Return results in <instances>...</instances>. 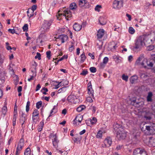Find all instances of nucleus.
Returning <instances> with one entry per match:
<instances>
[{
  "mask_svg": "<svg viewBox=\"0 0 155 155\" xmlns=\"http://www.w3.org/2000/svg\"><path fill=\"white\" fill-rule=\"evenodd\" d=\"M77 8V5L75 3H72L70 5L69 9L67 8L66 10L63 11V13H59L57 15V19L60 20L61 19V16L62 15L65 17L67 20H68L67 17L69 18L72 17V15L70 10L75 11Z\"/></svg>",
  "mask_w": 155,
  "mask_h": 155,
  "instance_id": "1",
  "label": "nucleus"
},
{
  "mask_svg": "<svg viewBox=\"0 0 155 155\" xmlns=\"http://www.w3.org/2000/svg\"><path fill=\"white\" fill-rule=\"evenodd\" d=\"M140 127L142 131L148 132V134H155V124L154 123L145 124L143 125L141 124Z\"/></svg>",
  "mask_w": 155,
  "mask_h": 155,
  "instance_id": "2",
  "label": "nucleus"
},
{
  "mask_svg": "<svg viewBox=\"0 0 155 155\" xmlns=\"http://www.w3.org/2000/svg\"><path fill=\"white\" fill-rule=\"evenodd\" d=\"M144 36H140L135 41V46L134 48L136 49H140L145 45L144 41Z\"/></svg>",
  "mask_w": 155,
  "mask_h": 155,
  "instance_id": "3",
  "label": "nucleus"
},
{
  "mask_svg": "<svg viewBox=\"0 0 155 155\" xmlns=\"http://www.w3.org/2000/svg\"><path fill=\"white\" fill-rule=\"evenodd\" d=\"M126 137V133L123 128H120V130L117 132V137L119 140L124 139Z\"/></svg>",
  "mask_w": 155,
  "mask_h": 155,
  "instance_id": "4",
  "label": "nucleus"
},
{
  "mask_svg": "<svg viewBox=\"0 0 155 155\" xmlns=\"http://www.w3.org/2000/svg\"><path fill=\"white\" fill-rule=\"evenodd\" d=\"M141 65L145 68H148V67H152L153 64L152 62L148 61L147 59L144 58L141 63Z\"/></svg>",
  "mask_w": 155,
  "mask_h": 155,
  "instance_id": "5",
  "label": "nucleus"
},
{
  "mask_svg": "<svg viewBox=\"0 0 155 155\" xmlns=\"http://www.w3.org/2000/svg\"><path fill=\"white\" fill-rule=\"evenodd\" d=\"M50 138H52V142L53 146L55 148L58 147V145L59 142L58 137L56 134H51L50 135Z\"/></svg>",
  "mask_w": 155,
  "mask_h": 155,
  "instance_id": "6",
  "label": "nucleus"
},
{
  "mask_svg": "<svg viewBox=\"0 0 155 155\" xmlns=\"http://www.w3.org/2000/svg\"><path fill=\"white\" fill-rule=\"evenodd\" d=\"M124 0H115L113 3V7L115 9H119L122 7Z\"/></svg>",
  "mask_w": 155,
  "mask_h": 155,
  "instance_id": "7",
  "label": "nucleus"
},
{
  "mask_svg": "<svg viewBox=\"0 0 155 155\" xmlns=\"http://www.w3.org/2000/svg\"><path fill=\"white\" fill-rule=\"evenodd\" d=\"M133 155H147V154L146 152L144 149L137 148L134 150Z\"/></svg>",
  "mask_w": 155,
  "mask_h": 155,
  "instance_id": "8",
  "label": "nucleus"
},
{
  "mask_svg": "<svg viewBox=\"0 0 155 155\" xmlns=\"http://www.w3.org/2000/svg\"><path fill=\"white\" fill-rule=\"evenodd\" d=\"M52 23L51 21H44L43 24L42 28L44 29L45 31H46L49 29V27L51 26Z\"/></svg>",
  "mask_w": 155,
  "mask_h": 155,
  "instance_id": "9",
  "label": "nucleus"
},
{
  "mask_svg": "<svg viewBox=\"0 0 155 155\" xmlns=\"http://www.w3.org/2000/svg\"><path fill=\"white\" fill-rule=\"evenodd\" d=\"M144 37L145 44H151L153 43L155 39V37L153 38H151L150 36H148L147 37Z\"/></svg>",
  "mask_w": 155,
  "mask_h": 155,
  "instance_id": "10",
  "label": "nucleus"
},
{
  "mask_svg": "<svg viewBox=\"0 0 155 155\" xmlns=\"http://www.w3.org/2000/svg\"><path fill=\"white\" fill-rule=\"evenodd\" d=\"M39 111L37 109H35L32 113V117L33 120V122L34 124L35 123L36 124L35 120L38 119L39 118Z\"/></svg>",
  "mask_w": 155,
  "mask_h": 155,
  "instance_id": "11",
  "label": "nucleus"
},
{
  "mask_svg": "<svg viewBox=\"0 0 155 155\" xmlns=\"http://www.w3.org/2000/svg\"><path fill=\"white\" fill-rule=\"evenodd\" d=\"M24 146V140L22 139H21L20 140L19 142L18 143L16 150L20 152Z\"/></svg>",
  "mask_w": 155,
  "mask_h": 155,
  "instance_id": "12",
  "label": "nucleus"
},
{
  "mask_svg": "<svg viewBox=\"0 0 155 155\" xmlns=\"http://www.w3.org/2000/svg\"><path fill=\"white\" fill-rule=\"evenodd\" d=\"M151 113L149 111H145L144 112V114L143 116L144 120H150L151 118Z\"/></svg>",
  "mask_w": 155,
  "mask_h": 155,
  "instance_id": "13",
  "label": "nucleus"
},
{
  "mask_svg": "<svg viewBox=\"0 0 155 155\" xmlns=\"http://www.w3.org/2000/svg\"><path fill=\"white\" fill-rule=\"evenodd\" d=\"M88 94L89 95L94 96V90L92 88L91 82H89L87 84Z\"/></svg>",
  "mask_w": 155,
  "mask_h": 155,
  "instance_id": "14",
  "label": "nucleus"
},
{
  "mask_svg": "<svg viewBox=\"0 0 155 155\" xmlns=\"http://www.w3.org/2000/svg\"><path fill=\"white\" fill-rule=\"evenodd\" d=\"M27 115L23 112H22V114L20 116V122L21 123V126L22 127L25 121L27 120Z\"/></svg>",
  "mask_w": 155,
  "mask_h": 155,
  "instance_id": "15",
  "label": "nucleus"
},
{
  "mask_svg": "<svg viewBox=\"0 0 155 155\" xmlns=\"http://www.w3.org/2000/svg\"><path fill=\"white\" fill-rule=\"evenodd\" d=\"M37 65V64L35 61L32 62L31 68V71L33 73L36 74V67Z\"/></svg>",
  "mask_w": 155,
  "mask_h": 155,
  "instance_id": "16",
  "label": "nucleus"
},
{
  "mask_svg": "<svg viewBox=\"0 0 155 155\" xmlns=\"http://www.w3.org/2000/svg\"><path fill=\"white\" fill-rule=\"evenodd\" d=\"M104 34V31L103 29H99L97 32V35L98 38H102Z\"/></svg>",
  "mask_w": 155,
  "mask_h": 155,
  "instance_id": "17",
  "label": "nucleus"
},
{
  "mask_svg": "<svg viewBox=\"0 0 155 155\" xmlns=\"http://www.w3.org/2000/svg\"><path fill=\"white\" fill-rule=\"evenodd\" d=\"M76 97L74 95H70L68 96L67 98V100L68 101V102L70 103H75L74 101V99L76 98Z\"/></svg>",
  "mask_w": 155,
  "mask_h": 155,
  "instance_id": "18",
  "label": "nucleus"
},
{
  "mask_svg": "<svg viewBox=\"0 0 155 155\" xmlns=\"http://www.w3.org/2000/svg\"><path fill=\"white\" fill-rule=\"evenodd\" d=\"M104 142L107 144L108 146V147H109L111 146L112 144V141L110 137H107L105 139Z\"/></svg>",
  "mask_w": 155,
  "mask_h": 155,
  "instance_id": "19",
  "label": "nucleus"
},
{
  "mask_svg": "<svg viewBox=\"0 0 155 155\" xmlns=\"http://www.w3.org/2000/svg\"><path fill=\"white\" fill-rule=\"evenodd\" d=\"M74 30L76 31H79L82 28V25H79L77 23H75L73 26Z\"/></svg>",
  "mask_w": 155,
  "mask_h": 155,
  "instance_id": "20",
  "label": "nucleus"
},
{
  "mask_svg": "<svg viewBox=\"0 0 155 155\" xmlns=\"http://www.w3.org/2000/svg\"><path fill=\"white\" fill-rule=\"evenodd\" d=\"M68 38V37L66 35H60V39L62 43H64L65 41H67Z\"/></svg>",
  "mask_w": 155,
  "mask_h": 155,
  "instance_id": "21",
  "label": "nucleus"
},
{
  "mask_svg": "<svg viewBox=\"0 0 155 155\" xmlns=\"http://www.w3.org/2000/svg\"><path fill=\"white\" fill-rule=\"evenodd\" d=\"M114 129L115 131L117 132L118 131L120 130V128H123L122 126L118 123H116L114 125Z\"/></svg>",
  "mask_w": 155,
  "mask_h": 155,
  "instance_id": "22",
  "label": "nucleus"
},
{
  "mask_svg": "<svg viewBox=\"0 0 155 155\" xmlns=\"http://www.w3.org/2000/svg\"><path fill=\"white\" fill-rule=\"evenodd\" d=\"M99 21L100 25H104L106 23V19H104L103 17H101L99 18Z\"/></svg>",
  "mask_w": 155,
  "mask_h": 155,
  "instance_id": "23",
  "label": "nucleus"
},
{
  "mask_svg": "<svg viewBox=\"0 0 155 155\" xmlns=\"http://www.w3.org/2000/svg\"><path fill=\"white\" fill-rule=\"evenodd\" d=\"M149 143L150 146L155 147V138L153 139L152 137H150Z\"/></svg>",
  "mask_w": 155,
  "mask_h": 155,
  "instance_id": "24",
  "label": "nucleus"
},
{
  "mask_svg": "<svg viewBox=\"0 0 155 155\" xmlns=\"http://www.w3.org/2000/svg\"><path fill=\"white\" fill-rule=\"evenodd\" d=\"M138 79V77L136 75H133L130 79V82L131 84L135 83Z\"/></svg>",
  "mask_w": 155,
  "mask_h": 155,
  "instance_id": "25",
  "label": "nucleus"
},
{
  "mask_svg": "<svg viewBox=\"0 0 155 155\" xmlns=\"http://www.w3.org/2000/svg\"><path fill=\"white\" fill-rule=\"evenodd\" d=\"M34 12L32 11V10H31L30 8H29L27 12L28 16L30 18L33 16L34 15Z\"/></svg>",
  "mask_w": 155,
  "mask_h": 155,
  "instance_id": "26",
  "label": "nucleus"
},
{
  "mask_svg": "<svg viewBox=\"0 0 155 155\" xmlns=\"http://www.w3.org/2000/svg\"><path fill=\"white\" fill-rule=\"evenodd\" d=\"M153 96L152 93L151 92H149L147 97V101L148 102H151L152 101V98Z\"/></svg>",
  "mask_w": 155,
  "mask_h": 155,
  "instance_id": "27",
  "label": "nucleus"
},
{
  "mask_svg": "<svg viewBox=\"0 0 155 155\" xmlns=\"http://www.w3.org/2000/svg\"><path fill=\"white\" fill-rule=\"evenodd\" d=\"M83 116L82 115H78L77 116L74 120V121H78L79 122H81L83 119Z\"/></svg>",
  "mask_w": 155,
  "mask_h": 155,
  "instance_id": "28",
  "label": "nucleus"
},
{
  "mask_svg": "<svg viewBox=\"0 0 155 155\" xmlns=\"http://www.w3.org/2000/svg\"><path fill=\"white\" fill-rule=\"evenodd\" d=\"M86 0H80L79 2V5L81 7H83L85 5Z\"/></svg>",
  "mask_w": 155,
  "mask_h": 155,
  "instance_id": "29",
  "label": "nucleus"
},
{
  "mask_svg": "<svg viewBox=\"0 0 155 155\" xmlns=\"http://www.w3.org/2000/svg\"><path fill=\"white\" fill-rule=\"evenodd\" d=\"M86 108V107L84 105H82L78 107L77 109V110L78 112L82 111Z\"/></svg>",
  "mask_w": 155,
  "mask_h": 155,
  "instance_id": "30",
  "label": "nucleus"
},
{
  "mask_svg": "<svg viewBox=\"0 0 155 155\" xmlns=\"http://www.w3.org/2000/svg\"><path fill=\"white\" fill-rule=\"evenodd\" d=\"M68 58V56L67 55H64L63 56H62V57H61L58 60V61L57 62L56 61H55L54 62L55 63V64H58V62L59 61H61L64 59H66Z\"/></svg>",
  "mask_w": 155,
  "mask_h": 155,
  "instance_id": "31",
  "label": "nucleus"
},
{
  "mask_svg": "<svg viewBox=\"0 0 155 155\" xmlns=\"http://www.w3.org/2000/svg\"><path fill=\"white\" fill-rule=\"evenodd\" d=\"M44 122L43 121L41 122L40 123V125L38 129V132H40L42 130Z\"/></svg>",
  "mask_w": 155,
  "mask_h": 155,
  "instance_id": "32",
  "label": "nucleus"
},
{
  "mask_svg": "<svg viewBox=\"0 0 155 155\" xmlns=\"http://www.w3.org/2000/svg\"><path fill=\"white\" fill-rule=\"evenodd\" d=\"M81 62L82 63L86 59V56L85 54V53L84 52L81 55Z\"/></svg>",
  "mask_w": 155,
  "mask_h": 155,
  "instance_id": "33",
  "label": "nucleus"
},
{
  "mask_svg": "<svg viewBox=\"0 0 155 155\" xmlns=\"http://www.w3.org/2000/svg\"><path fill=\"white\" fill-rule=\"evenodd\" d=\"M5 59V57L1 54H0V64H2L4 62V60Z\"/></svg>",
  "mask_w": 155,
  "mask_h": 155,
  "instance_id": "34",
  "label": "nucleus"
},
{
  "mask_svg": "<svg viewBox=\"0 0 155 155\" xmlns=\"http://www.w3.org/2000/svg\"><path fill=\"white\" fill-rule=\"evenodd\" d=\"M56 106H54V107L52 109V110H51L50 112V114L49 116L48 117L51 116L52 114H53V113H54V114H55L56 112Z\"/></svg>",
  "mask_w": 155,
  "mask_h": 155,
  "instance_id": "35",
  "label": "nucleus"
},
{
  "mask_svg": "<svg viewBox=\"0 0 155 155\" xmlns=\"http://www.w3.org/2000/svg\"><path fill=\"white\" fill-rule=\"evenodd\" d=\"M102 133L103 132L101 130H100L98 131L97 134L96 135V137L97 138H101L102 137Z\"/></svg>",
  "mask_w": 155,
  "mask_h": 155,
  "instance_id": "36",
  "label": "nucleus"
},
{
  "mask_svg": "<svg viewBox=\"0 0 155 155\" xmlns=\"http://www.w3.org/2000/svg\"><path fill=\"white\" fill-rule=\"evenodd\" d=\"M155 48L154 46L153 45H150L147 47V51H150L153 50Z\"/></svg>",
  "mask_w": 155,
  "mask_h": 155,
  "instance_id": "37",
  "label": "nucleus"
},
{
  "mask_svg": "<svg viewBox=\"0 0 155 155\" xmlns=\"http://www.w3.org/2000/svg\"><path fill=\"white\" fill-rule=\"evenodd\" d=\"M129 32L131 34H133L135 33V30L132 27H130L128 29Z\"/></svg>",
  "mask_w": 155,
  "mask_h": 155,
  "instance_id": "38",
  "label": "nucleus"
},
{
  "mask_svg": "<svg viewBox=\"0 0 155 155\" xmlns=\"http://www.w3.org/2000/svg\"><path fill=\"white\" fill-rule=\"evenodd\" d=\"M42 104V102L41 101H39L36 104V107L38 109H39Z\"/></svg>",
  "mask_w": 155,
  "mask_h": 155,
  "instance_id": "39",
  "label": "nucleus"
},
{
  "mask_svg": "<svg viewBox=\"0 0 155 155\" xmlns=\"http://www.w3.org/2000/svg\"><path fill=\"white\" fill-rule=\"evenodd\" d=\"M30 105V102L29 101H28L27 103V104L26 107V111L27 112H28L29 110V106Z\"/></svg>",
  "mask_w": 155,
  "mask_h": 155,
  "instance_id": "40",
  "label": "nucleus"
},
{
  "mask_svg": "<svg viewBox=\"0 0 155 155\" xmlns=\"http://www.w3.org/2000/svg\"><path fill=\"white\" fill-rule=\"evenodd\" d=\"M2 112L4 115H5L7 112V107L6 106H4L2 107Z\"/></svg>",
  "mask_w": 155,
  "mask_h": 155,
  "instance_id": "41",
  "label": "nucleus"
},
{
  "mask_svg": "<svg viewBox=\"0 0 155 155\" xmlns=\"http://www.w3.org/2000/svg\"><path fill=\"white\" fill-rule=\"evenodd\" d=\"M66 87H64L59 89L58 91V92L59 93H61L62 91L64 92L66 90Z\"/></svg>",
  "mask_w": 155,
  "mask_h": 155,
  "instance_id": "42",
  "label": "nucleus"
},
{
  "mask_svg": "<svg viewBox=\"0 0 155 155\" xmlns=\"http://www.w3.org/2000/svg\"><path fill=\"white\" fill-rule=\"evenodd\" d=\"M128 77L127 75H126L125 74H123L122 75V79L123 80L126 81H128Z\"/></svg>",
  "mask_w": 155,
  "mask_h": 155,
  "instance_id": "43",
  "label": "nucleus"
},
{
  "mask_svg": "<svg viewBox=\"0 0 155 155\" xmlns=\"http://www.w3.org/2000/svg\"><path fill=\"white\" fill-rule=\"evenodd\" d=\"M23 29L24 31H28V25L27 24H25L23 27Z\"/></svg>",
  "mask_w": 155,
  "mask_h": 155,
  "instance_id": "44",
  "label": "nucleus"
},
{
  "mask_svg": "<svg viewBox=\"0 0 155 155\" xmlns=\"http://www.w3.org/2000/svg\"><path fill=\"white\" fill-rule=\"evenodd\" d=\"M41 55L40 54L39 52H37L36 53V55L35 57V59L38 58V60H40L41 59Z\"/></svg>",
  "mask_w": 155,
  "mask_h": 155,
  "instance_id": "45",
  "label": "nucleus"
},
{
  "mask_svg": "<svg viewBox=\"0 0 155 155\" xmlns=\"http://www.w3.org/2000/svg\"><path fill=\"white\" fill-rule=\"evenodd\" d=\"M88 71L87 70H83L82 72L80 73V75L85 76L88 74Z\"/></svg>",
  "mask_w": 155,
  "mask_h": 155,
  "instance_id": "46",
  "label": "nucleus"
},
{
  "mask_svg": "<svg viewBox=\"0 0 155 155\" xmlns=\"http://www.w3.org/2000/svg\"><path fill=\"white\" fill-rule=\"evenodd\" d=\"M36 75V74L35 73H33L32 75H31V78H28V81H30L31 80H32L33 79V78L34 77H35Z\"/></svg>",
  "mask_w": 155,
  "mask_h": 155,
  "instance_id": "47",
  "label": "nucleus"
},
{
  "mask_svg": "<svg viewBox=\"0 0 155 155\" xmlns=\"http://www.w3.org/2000/svg\"><path fill=\"white\" fill-rule=\"evenodd\" d=\"M90 70L92 73H95L96 71V68L94 67H91L90 68Z\"/></svg>",
  "mask_w": 155,
  "mask_h": 155,
  "instance_id": "48",
  "label": "nucleus"
},
{
  "mask_svg": "<svg viewBox=\"0 0 155 155\" xmlns=\"http://www.w3.org/2000/svg\"><path fill=\"white\" fill-rule=\"evenodd\" d=\"M97 120L96 118L95 117H94L92 118V120H91L90 122L92 124H95L96 122H97Z\"/></svg>",
  "mask_w": 155,
  "mask_h": 155,
  "instance_id": "49",
  "label": "nucleus"
},
{
  "mask_svg": "<svg viewBox=\"0 0 155 155\" xmlns=\"http://www.w3.org/2000/svg\"><path fill=\"white\" fill-rule=\"evenodd\" d=\"M8 31L9 32H10L12 34L15 33L17 34H18L17 33L15 32V30L14 29H9L8 30Z\"/></svg>",
  "mask_w": 155,
  "mask_h": 155,
  "instance_id": "50",
  "label": "nucleus"
},
{
  "mask_svg": "<svg viewBox=\"0 0 155 155\" xmlns=\"http://www.w3.org/2000/svg\"><path fill=\"white\" fill-rule=\"evenodd\" d=\"M46 55H47V57L49 59L50 58V57L51 56V51H48L46 52Z\"/></svg>",
  "mask_w": 155,
  "mask_h": 155,
  "instance_id": "51",
  "label": "nucleus"
},
{
  "mask_svg": "<svg viewBox=\"0 0 155 155\" xmlns=\"http://www.w3.org/2000/svg\"><path fill=\"white\" fill-rule=\"evenodd\" d=\"M144 58H144V54H141V55H140V56L139 57V58H138V59H138V60H139V61H141L143 59V60L144 59Z\"/></svg>",
  "mask_w": 155,
  "mask_h": 155,
  "instance_id": "52",
  "label": "nucleus"
},
{
  "mask_svg": "<svg viewBox=\"0 0 155 155\" xmlns=\"http://www.w3.org/2000/svg\"><path fill=\"white\" fill-rule=\"evenodd\" d=\"M85 2V5H84V7L85 8H89L90 7V5L88 2L87 0H86Z\"/></svg>",
  "mask_w": 155,
  "mask_h": 155,
  "instance_id": "53",
  "label": "nucleus"
},
{
  "mask_svg": "<svg viewBox=\"0 0 155 155\" xmlns=\"http://www.w3.org/2000/svg\"><path fill=\"white\" fill-rule=\"evenodd\" d=\"M86 101L87 102H89L90 103H91L93 102V100L91 97H89L87 98Z\"/></svg>",
  "mask_w": 155,
  "mask_h": 155,
  "instance_id": "54",
  "label": "nucleus"
},
{
  "mask_svg": "<svg viewBox=\"0 0 155 155\" xmlns=\"http://www.w3.org/2000/svg\"><path fill=\"white\" fill-rule=\"evenodd\" d=\"M108 58L107 57H105L104 58L103 60V62L105 64H106L108 62Z\"/></svg>",
  "mask_w": 155,
  "mask_h": 155,
  "instance_id": "55",
  "label": "nucleus"
},
{
  "mask_svg": "<svg viewBox=\"0 0 155 155\" xmlns=\"http://www.w3.org/2000/svg\"><path fill=\"white\" fill-rule=\"evenodd\" d=\"M101 5H97L95 8V10L96 11L99 12V9L101 8Z\"/></svg>",
  "mask_w": 155,
  "mask_h": 155,
  "instance_id": "56",
  "label": "nucleus"
},
{
  "mask_svg": "<svg viewBox=\"0 0 155 155\" xmlns=\"http://www.w3.org/2000/svg\"><path fill=\"white\" fill-rule=\"evenodd\" d=\"M99 43L101 44L100 45H99V44L98 43H97V46H98V48L99 49H101L103 45V42L102 41H99Z\"/></svg>",
  "mask_w": 155,
  "mask_h": 155,
  "instance_id": "57",
  "label": "nucleus"
},
{
  "mask_svg": "<svg viewBox=\"0 0 155 155\" xmlns=\"http://www.w3.org/2000/svg\"><path fill=\"white\" fill-rule=\"evenodd\" d=\"M37 8V5H34L32 6L31 8H30V9L31 10H32V11L34 12L35 10H36Z\"/></svg>",
  "mask_w": 155,
  "mask_h": 155,
  "instance_id": "58",
  "label": "nucleus"
},
{
  "mask_svg": "<svg viewBox=\"0 0 155 155\" xmlns=\"http://www.w3.org/2000/svg\"><path fill=\"white\" fill-rule=\"evenodd\" d=\"M57 82L58 83V84L55 86V89H57L60 86V84L61 83V82Z\"/></svg>",
  "mask_w": 155,
  "mask_h": 155,
  "instance_id": "59",
  "label": "nucleus"
},
{
  "mask_svg": "<svg viewBox=\"0 0 155 155\" xmlns=\"http://www.w3.org/2000/svg\"><path fill=\"white\" fill-rule=\"evenodd\" d=\"M106 64H104L103 62L101 63L100 64V68L102 69H103L105 67Z\"/></svg>",
  "mask_w": 155,
  "mask_h": 155,
  "instance_id": "60",
  "label": "nucleus"
},
{
  "mask_svg": "<svg viewBox=\"0 0 155 155\" xmlns=\"http://www.w3.org/2000/svg\"><path fill=\"white\" fill-rule=\"evenodd\" d=\"M132 103H133L134 105H135L136 106H137V105L139 103L138 102H136V100H133L132 101Z\"/></svg>",
  "mask_w": 155,
  "mask_h": 155,
  "instance_id": "61",
  "label": "nucleus"
},
{
  "mask_svg": "<svg viewBox=\"0 0 155 155\" xmlns=\"http://www.w3.org/2000/svg\"><path fill=\"white\" fill-rule=\"evenodd\" d=\"M41 87V86L39 84H38L36 87L35 91H38V90H39L40 89V88Z\"/></svg>",
  "mask_w": 155,
  "mask_h": 155,
  "instance_id": "62",
  "label": "nucleus"
},
{
  "mask_svg": "<svg viewBox=\"0 0 155 155\" xmlns=\"http://www.w3.org/2000/svg\"><path fill=\"white\" fill-rule=\"evenodd\" d=\"M74 49L73 45H71L70 47L69 48V51L70 52H72L73 50Z\"/></svg>",
  "mask_w": 155,
  "mask_h": 155,
  "instance_id": "63",
  "label": "nucleus"
},
{
  "mask_svg": "<svg viewBox=\"0 0 155 155\" xmlns=\"http://www.w3.org/2000/svg\"><path fill=\"white\" fill-rule=\"evenodd\" d=\"M140 61L139 60H138L137 59L135 63V65H139L140 64H141V63H140Z\"/></svg>",
  "mask_w": 155,
  "mask_h": 155,
  "instance_id": "64",
  "label": "nucleus"
}]
</instances>
